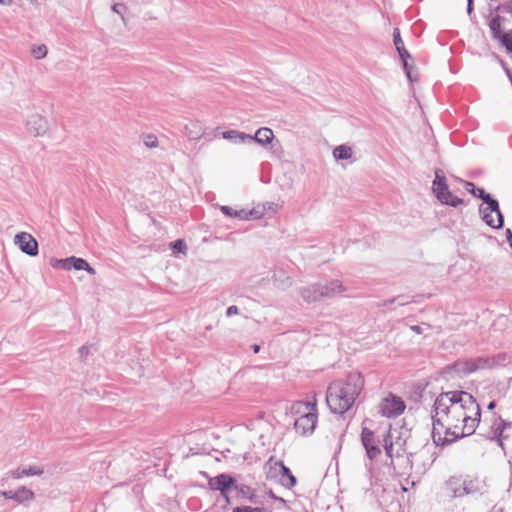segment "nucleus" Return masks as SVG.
<instances>
[{
  "mask_svg": "<svg viewBox=\"0 0 512 512\" xmlns=\"http://www.w3.org/2000/svg\"><path fill=\"white\" fill-rule=\"evenodd\" d=\"M477 401L468 392L465 391H448L440 393L433 404L431 411L432 419V439L439 446L445 445L448 440L442 438L440 428L445 425V420L460 421L462 410L476 409Z\"/></svg>",
  "mask_w": 512,
  "mask_h": 512,
  "instance_id": "1",
  "label": "nucleus"
},
{
  "mask_svg": "<svg viewBox=\"0 0 512 512\" xmlns=\"http://www.w3.org/2000/svg\"><path fill=\"white\" fill-rule=\"evenodd\" d=\"M364 387L359 372L349 373L345 380L330 383L326 393V402L333 414L343 415L352 408Z\"/></svg>",
  "mask_w": 512,
  "mask_h": 512,
  "instance_id": "2",
  "label": "nucleus"
},
{
  "mask_svg": "<svg viewBox=\"0 0 512 512\" xmlns=\"http://www.w3.org/2000/svg\"><path fill=\"white\" fill-rule=\"evenodd\" d=\"M465 189L487 205L485 209L480 208L482 220L493 229H501L504 226V216L500 210L498 200L493 198L483 188L476 187L473 182L466 181Z\"/></svg>",
  "mask_w": 512,
  "mask_h": 512,
  "instance_id": "3",
  "label": "nucleus"
},
{
  "mask_svg": "<svg viewBox=\"0 0 512 512\" xmlns=\"http://www.w3.org/2000/svg\"><path fill=\"white\" fill-rule=\"evenodd\" d=\"M447 489L454 498H460L466 495H482L486 492V482L478 476L466 475L451 476L446 481Z\"/></svg>",
  "mask_w": 512,
  "mask_h": 512,
  "instance_id": "4",
  "label": "nucleus"
},
{
  "mask_svg": "<svg viewBox=\"0 0 512 512\" xmlns=\"http://www.w3.org/2000/svg\"><path fill=\"white\" fill-rule=\"evenodd\" d=\"M441 173V170H435L433 193L441 204L456 208L463 203V199L452 195L449 190L446 177Z\"/></svg>",
  "mask_w": 512,
  "mask_h": 512,
  "instance_id": "5",
  "label": "nucleus"
},
{
  "mask_svg": "<svg viewBox=\"0 0 512 512\" xmlns=\"http://www.w3.org/2000/svg\"><path fill=\"white\" fill-rule=\"evenodd\" d=\"M265 471L267 479H278L285 488H292L297 483L296 477L282 461L272 463V459H270L265 465Z\"/></svg>",
  "mask_w": 512,
  "mask_h": 512,
  "instance_id": "6",
  "label": "nucleus"
},
{
  "mask_svg": "<svg viewBox=\"0 0 512 512\" xmlns=\"http://www.w3.org/2000/svg\"><path fill=\"white\" fill-rule=\"evenodd\" d=\"M405 408V402L400 397L389 394L379 403L378 413L386 418H396L404 412Z\"/></svg>",
  "mask_w": 512,
  "mask_h": 512,
  "instance_id": "7",
  "label": "nucleus"
},
{
  "mask_svg": "<svg viewBox=\"0 0 512 512\" xmlns=\"http://www.w3.org/2000/svg\"><path fill=\"white\" fill-rule=\"evenodd\" d=\"M503 21L504 17L500 16L499 14L492 17L488 23L491 36L505 48L506 52H512V29L507 32H503L501 28Z\"/></svg>",
  "mask_w": 512,
  "mask_h": 512,
  "instance_id": "8",
  "label": "nucleus"
},
{
  "mask_svg": "<svg viewBox=\"0 0 512 512\" xmlns=\"http://www.w3.org/2000/svg\"><path fill=\"white\" fill-rule=\"evenodd\" d=\"M317 418V406L316 401H314L309 411L304 412L295 420L294 429L303 436L310 435L316 428Z\"/></svg>",
  "mask_w": 512,
  "mask_h": 512,
  "instance_id": "9",
  "label": "nucleus"
},
{
  "mask_svg": "<svg viewBox=\"0 0 512 512\" xmlns=\"http://www.w3.org/2000/svg\"><path fill=\"white\" fill-rule=\"evenodd\" d=\"M51 265L54 268L70 271L75 269L77 271H86L90 275L96 273L95 269L83 258L70 256L64 259H53Z\"/></svg>",
  "mask_w": 512,
  "mask_h": 512,
  "instance_id": "10",
  "label": "nucleus"
},
{
  "mask_svg": "<svg viewBox=\"0 0 512 512\" xmlns=\"http://www.w3.org/2000/svg\"><path fill=\"white\" fill-rule=\"evenodd\" d=\"M361 442L369 460L372 461L381 454L380 440L376 438L374 432L367 427L362 428Z\"/></svg>",
  "mask_w": 512,
  "mask_h": 512,
  "instance_id": "11",
  "label": "nucleus"
},
{
  "mask_svg": "<svg viewBox=\"0 0 512 512\" xmlns=\"http://www.w3.org/2000/svg\"><path fill=\"white\" fill-rule=\"evenodd\" d=\"M481 418V410L477 404L476 409L462 410L460 420L463 422L461 437L469 436L475 432Z\"/></svg>",
  "mask_w": 512,
  "mask_h": 512,
  "instance_id": "12",
  "label": "nucleus"
},
{
  "mask_svg": "<svg viewBox=\"0 0 512 512\" xmlns=\"http://www.w3.org/2000/svg\"><path fill=\"white\" fill-rule=\"evenodd\" d=\"M208 486L213 491H219L220 494H225L231 490H235L237 486L236 479L228 473H220L215 477L208 479Z\"/></svg>",
  "mask_w": 512,
  "mask_h": 512,
  "instance_id": "13",
  "label": "nucleus"
},
{
  "mask_svg": "<svg viewBox=\"0 0 512 512\" xmlns=\"http://www.w3.org/2000/svg\"><path fill=\"white\" fill-rule=\"evenodd\" d=\"M15 244L19 249L28 256L34 257L38 255V242L37 240L26 232H20L15 236Z\"/></svg>",
  "mask_w": 512,
  "mask_h": 512,
  "instance_id": "14",
  "label": "nucleus"
},
{
  "mask_svg": "<svg viewBox=\"0 0 512 512\" xmlns=\"http://www.w3.org/2000/svg\"><path fill=\"white\" fill-rule=\"evenodd\" d=\"M511 426L512 422H508L501 417H498L495 419L491 427V431L486 435V438L492 441H496L497 444L504 450V440L508 438V436L504 434V430Z\"/></svg>",
  "mask_w": 512,
  "mask_h": 512,
  "instance_id": "15",
  "label": "nucleus"
},
{
  "mask_svg": "<svg viewBox=\"0 0 512 512\" xmlns=\"http://www.w3.org/2000/svg\"><path fill=\"white\" fill-rule=\"evenodd\" d=\"M502 360H504V356L500 354L497 356H480L476 358H470L472 373H475L479 370L492 369Z\"/></svg>",
  "mask_w": 512,
  "mask_h": 512,
  "instance_id": "16",
  "label": "nucleus"
},
{
  "mask_svg": "<svg viewBox=\"0 0 512 512\" xmlns=\"http://www.w3.org/2000/svg\"><path fill=\"white\" fill-rule=\"evenodd\" d=\"M0 496L5 499L14 500L19 504H23L35 498L34 492L25 486L19 487L16 491H0Z\"/></svg>",
  "mask_w": 512,
  "mask_h": 512,
  "instance_id": "17",
  "label": "nucleus"
},
{
  "mask_svg": "<svg viewBox=\"0 0 512 512\" xmlns=\"http://www.w3.org/2000/svg\"><path fill=\"white\" fill-rule=\"evenodd\" d=\"M321 297L323 299L333 298L347 291V288L340 280H331L325 284L320 283Z\"/></svg>",
  "mask_w": 512,
  "mask_h": 512,
  "instance_id": "18",
  "label": "nucleus"
},
{
  "mask_svg": "<svg viewBox=\"0 0 512 512\" xmlns=\"http://www.w3.org/2000/svg\"><path fill=\"white\" fill-rule=\"evenodd\" d=\"M26 126L34 136L43 135L48 129L47 120L38 114L31 115L26 122Z\"/></svg>",
  "mask_w": 512,
  "mask_h": 512,
  "instance_id": "19",
  "label": "nucleus"
},
{
  "mask_svg": "<svg viewBox=\"0 0 512 512\" xmlns=\"http://www.w3.org/2000/svg\"><path fill=\"white\" fill-rule=\"evenodd\" d=\"M445 372L459 377L472 374L470 358L456 360L451 365L445 367Z\"/></svg>",
  "mask_w": 512,
  "mask_h": 512,
  "instance_id": "20",
  "label": "nucleus"
},
{
  "mask_svg": "<svg viewBox=\"0 0 512 512\" xmlns=\"http://www.w3.org/2000/svg\"><path fill=\"white\" fill-rule=\"evenodd\" d=\"M235 491L240 498L245 499L252 504H262V500L260 496L257 495L255 489L246 484H237V486H235Z\"/></svg>",
  "mask_w": 512,
  "mask_h": 512,
  "instance_id": "21",
  "label": "nucleus"
},
{
  "mask_svg": "<svg viewBox=\"0 0 512 512\" xmlns=\"http://www.w3.org/2000/svg\"><path fill=\"white\" fill-rule=\"evenodd\" d=\"M250 140H248V144L258 143L262 146H266L270 144L274 138L273 131L268 127L259 128L254 135H251Z\"/></svg>",
  "mask_w": 512,
  "mask_h": 512,
  "instance_id": "22",
  "label": "nucleus"
},
{
  "mask_svg": "<svg viewBox=\"0 0 512 512\" xmlns=\"http://www.w3.org/2000/svg\"><path fill=\"white\" fill-rule=\"evenodd\" d=\"M301 296L303 300L307 303H312L316 301L322 300L321 291H320V283H314L303 287L300 290Z\"/></svg>",
  "mask_w": 512,
  "mask_h": 512,
  "instance_id": "23",
  "label": "nucleus"
},
{
  "mask_svg": "<svg viewBox=\"0 0 512 512\" xmlns=\"http://www.w3.org/2000/svg\"><path fill=\"white\" fill-rule=\"evenodd\" d=\"M222 137L235 144H248V140L252 139L250 134L237 130H227L222 133Z\"/></svg>",
  "mask_w": 512,
  "mask_h": 512,
  "instance_id": "24",
  "label": "nucleus"
},
{
  "mask_svg": "<svg viewBox=\"0 0 512 512\" xmlns=\"http://www.w3.org/2000/svg\"><path fill=\"white\" fill-rule=\"evenodd\" d=\"M185 135L189 140H198L204 135V130L200 122L191 121L185 125Z\"/></svg>",
  "mask_w": 512,
  "mask_h": 512,
  "instance_id": "25",
  "label": "nucleus"
},
{
  "mask_svg": "<svg viewBox=\"0 0 512 512\" xmlns=\"http://www.w3.org/2000/svg\"><path fill=\"white\" fill-rule=\"evenodd\" d=\"M393 43L401 60H404V58H411L410 53L405 48L399 28H394L393 30Z\"/></svg>",
  "mask_w": 512,
  "mask_h": 512,
  "instance_id": "26",
  "label": "nucleus"
},
{
  "mask_svg": "<svg viewBox=\"0 0 512 512\" xmlns=\"http://www.w3.org/2000/svg\"><path fill=\"white\" fill-rule=\"evenodd\" d=\"M42 473H43L42 469L31 466V467L23 468V469L17 468L15 470L11 471V476L14 479H21L26 476H35V475L39 476Z\"/></svg>",
  "mask_w": 512,
  "mask_h": 512,
  "instance_id": "27",
  "label": "nucleus"
},
{
  "mask_svg": "<svg viewBox=\"0 0 512 512\" xmlns=\"http://www.w3.org/2000/svg\"><path fill=\"white\" fill-rule=\"evenodd\" d=\"M220 211L228 217L236 218L240 220H247V215L251 214V212H246L245 209L235 210L230 206L222 205L220 207Z\"/></svg>",
  "mask_w": 512,
  "mask_h": 512,
  "instance_id": "28",
  "label": "nucleus"
},
{
  "mask_svg": "<svg viewBox=\"0 0 512 512\" xmlns=\"http://www.w3.org/2000/svg\"><path fill=\"white\" fill-rule=\"evenodd\" d=\"M333 156L336 160H348L352 157V149L346 145L336 146L333 150Z\"/></svg>",
  "mask_w": 512,
  "mask_h": 512,
  "instance_id": "29",
  "label": "nucleus"
},
{
  "mask_svg": "<svg viewBox=\"0 0 512 512\" xmlns=\"http://www.w3.org/2000/svg\"><path fill=\"white\" fill-rule=\"evenodd\" d=\"M452 426H453V421L445 420V425H444L443 429H444V433H445L444 438H446L448 440V442L446 444L461 437V435L455 434L451 431ZM454 426L457 427L456 424H454ZM441 430H442V428H440V431Z\"/></svg>",
  "mask_w": 512,
  "mask_h": 512,
  "instance_id": "30",
  "label": "nucleus"
},
{
  "mask_svg": "<svg viewBox=\"0 0 512 512\" xmlns=\"http://www.w3.org/2000/svg\"><path fill=\"white\" fill-rule=\"evenodd\" d=\"M383 442H384V450L388 457H392V451H393V441H392V433L391 429H389L383 436Z\"/></svg>",
  "mask_w": 512,
  "mask_h": 512,
  "instance_id": "31",
  "label": "nucleus"
},
{
  "mask_svg": "<svg viewBox=\"0 0 512 512\" xmlns=\"http://www.w3.org/2000/svg\"><path fill=\"white\" fill-rule=\"evenodd\" d=\"M312 404L313 403H311L309 401H296L292 405L291 409H292V412L304 414V412L309 411V409L311 408Z\"/></svg>",
  "mask_w": 512,
  "mask_h": 512,
  "instance_id": "32",
  "label": "nucleus"
},
{
  "mask_svg": "<svg viewBox=\"0 0 512 512\" xmlns=\"http://www.w3.org/2000/svg\"><path fill=\"white\" fill-rule=\"evenodd\" d=\"M409 302H410V300L408 299L407 296L399 295V296H396V297H394V298H392L390 300L384 301L381 304V306L386 307V306H389V305L394 304V303H396L398 306H404V305L408 304Z\"/></svg>",
  "mask_w": 512,
  "mask_h": 512,
  "instance_id": "33",
  "label": "nucleus"
},
{
  "mask_svg": "<svg viewBox=\"0 0 512 512\" xmlns=\"http://www.w3.org/2000/svg\"><path fill=\"white\" fill-rule=\"evenodd\" d=\"M232 512H270L263 507H251V506H238L235 507Z\"/></svg>",
  "mask_w": 512,
  "mask_h": 512,
  "instance_id": "34",
  "label": "nucleus"
},
{
  "mask_svg": "<svg viewBox=\"0 0 512 512\" xmlns=\"http://www.w3.org/2000/svg\"><path fill=\"white\" fill-rule=\"evenodd\" d=\"M171 249L174 252L185 253L187 245L183 239H177L171 243Z\"/></svg>",
  "mask_w": 512,
  "mask_h": 512,
  "instance_id": "35",
  "label": "nucleus"
},
{
  "mask_svg": "<svg viewBox=\"0 0 512 512\" xmlns=\"http://www.w3.org/2000/svg\"><path fill=\"white\" fill-rule=\"evenodd\" d=\"M32 55L36 59H42L47 55V47L45 45H39L32 49Z\"/></svg>",
  "mask_w": 512,
  "mask_h": 512,
  "instance_id": "36",
  "label": "nucleus"
},
{
  "mask_svg": "<svg viewBox=\"0 0 512 512\" xmlns=\"http://www.w3.org/2000/svg\"><path fill=\"white\" fill-rule=\"evenodd\" d=\"M409 60H412V57L411 58H404V60H401V61H402L404 72H405L408 80L412 82L413 78H412V75H411V70H412L413 66L409 63Z\"/></svg>",
  "mask_w": 512,
  "mask_h": 512,
  "instance_id": "37",
  "label": "nucleus"
},
{
  "mask_svg": "<svg viewBox=\"0 0 512 512\" xmlns=\"http://www.w3.org/2000/svg\"><path fill=\"white\" fill-rule=\"evenodd\" d=\"M144 144L149 148L157 147L158 145V139L153 134H148L144 138Z\"/></svg>",
  "mask_w": 512,
  "mask_h": 512,
  "instance_id": "38",
  "label": "nucleus"
},
{
  "mask_svg": "<svg viewBox=\"0 0 512 512\" xmlns=\"http://www.w3.org/2000/svg\"><path fill=\"white\" fill-rule=\"evenodd\" d=\"M511 6L512 5H510L508 3L498 4L494 8V12H496L497 14H499V13H509L510 14Z\"/></svg>",
  "mask_w": 512,
  "mask_h": 512,
  "instance_id": "39",
  "label": "nucleus"
},
{
  "mask_svg": "<svg viewBox=\"0 0 512 512\" xmlns=\"http://www.w3.org/2000/svg\"><path fill=\"white\" fill-rule=\"evenodd\" d=\"M112 11L117 13L118 15L121 16L122 19H124V16H123V12L126 10V6L122 3H115L113 6H112Z\"/></svg>",
  "mask_w": 512,
  "mask_h": 512,
  "instance_id": "40",
  "label": "nucleus"
},
{
  "mask_svg": "<svg viewBox=\"0 0 512 512\" xmlns=\"http://www.w3.org/2000/svg\"><path fill=\"white\" fill-rule=\"evenodd\" d=\"M246 212H251V214L247 215V220H249L251 218L258 219V218L262 217V212H260L256 209L246 210Z\"/></svg>",
  "mask_w": 512,
  "mask_h": 512,
  "instance_id": "41",
  "label": "nucleus"
},
{
  "mask_svg": "<svg viewBox=\"0 0 512 512\" xmlns=\"http://www.w3.org/2000/svg\"><path fill=\"white\" fill-rule=\"evenodd\" d=\"M89 353H90V346L83 345L82 347L79 348V354L82 359H85Z\"/></svg>",
  "mask_w": 512,
  "mask_h": 512,
  "instance_id": "42",
  "label": "nucleus"
},
{
  "mask_svg": "<svg viewBox=\"0 0 512 512\" xmlns=\"http://www.w3.org/2000/svg\"><path fill=\"white\" fill-rule=\"evenodd\" d=\"M239 313V309L236 305H231L226 310V315L231 317L233 315H237Z\"/></svg>",
  "mask_w": 512,
  "mask_h": 512,
  "instance_id": "43",
  "label": "nucleus"
},
{
  "mask_svg": "<svg viewBox=\"0 0 512 512\" xmlns=\"http://www.w3.org/2000/svg\"><path fill=\"white\" fill-rule=\"evenodd\" d=\"M507 242L512 249V230L510 228H507L505 231Z\"/></svg>",
  "mask_w": 512,
  "mask_h": 512,
  "instance_id": "44",
  "label": "nucleus"
},
{
  "mask_svg": "<svg viewBox=\"0 0 512 512\" xmlns=\"http://www.w3.org/2000/svg\"><path fill=\"white\" fill-rule=\"evenodd\" d=\"M473 10H474L473 4L471 3V1H469V3H467V13L469 15H471L473 13Z\"/></svg>",
  "mask_w": 512,
  "mask_h": 512,
  "instance_id": "45",
  "label": "nucleus"
},
{
  "mask_svg": "<svg viewBox=\"0 0 512 512\" xmlns=\"http://www.w3.org/2000/svg\"><path fill=\"white\" fill-rule=\"evenodd\" d=\"M411 330H412V331H414V332H416V333H418V334H420V333L422 332L421 327H420V326H418V325H413V326H411Z\"/></svg>",
  "mask_w": 512,
  "mask_h": 512,
  "instance_id": "46",
  "label": "nucleus"
},
{
  "mask_svg": "<svg viewBox=\"0 0 512 512\" xmlns=\"http://www.w3.org/2000/svg\"><path fill=\"white\" fill-rule=\"evenodd\" d=\"M221 496L224 498L225 502L227 504H230L231 501H230V496H229V492H226L225 494H221Z\"/></svg>",
  "mask_w": 512,
  "mask_h": 512,
  "instance_id": "47",
  "label": "nucleus"
},
{
  "mask_svg": "<svg viewBox=\"0 0 512 512\" xmlns=\"http://www.w3.org/2000/svg\"><path fill=\"white\" fill-rule=\"evenodd\" d=\"M267 495L272 499H278V496L271 489L267 492Z\"/></svg>",
  "mask_w": 512,
  "mask_h": 512,
  "instance_id": "48",
  "label": "nucleus"
},
{
  "mask_svg": "<svg viewBox=\"0 0 512 512\" xmlns=\"http://www.w3.org/2000/svg\"><path fill=\"white\" fill-rule=\"evenodd\" d=\"M495 407H496V402H495V401H491V402L488 404V406H487V408H488L489 410H492V409H494Z\"/></svg>",
  "mask_w": 512,
  "mask_h": 512,
  "instance_id": "49",
  "label": "nucleus"
},
{
  "mask_svg": "<svg viewBox=\"0 0 512 512\" xmlns=\"http://www.w3.org/2000/svg\"><path fill=\"white\" fill-rule=\"evenodd\" d=\"M252 349H253V352H254V353H258V352L260 351V346H259V345H257V344H254V345L252 346Z\"/></svg>",
  "mask_w": 512,
  "mask_h": 512,
  "instance_id": "50",
  "label": "nucleus"
},
{
  "mask_svg": "<svg viewBox=\"0 0 512 512\" xmlns=\"http://www.w3.org/2000/svg\"><path fill=\"white\" fill-rule=\"evenodd\" d=\"M366 468H367V473L370 475L372 473V465H367L366 464Z\"/></svg>",
  "mask_w": 512,
  "mask_h": 512,
  "instance_id": "51",
  "label": "nucleus"
},
{
  "mask_svg": "<svg viewBox=\"0 0 512 512\" xmlns=\"http://www.w3.org/2000/svg\"><path fill=\"white\" fill-rule=\"evenodd\" d=\"M275 500L280 502V503H282V504H284V505L286 504V500L283 499L282 497H278V499H275Z\"/></svg>",
  "mask_w": 512,
  "mask_h": 512,
  "instance_id": "52",
  "label": "nucleus"
},
{
  "mask_svg": "<svg viewBox=\"0 0 512 512\" xmlns=\"http://www.w3.org/2000/svg\"><path fill=\"white\" fill-rule=\"evenodd\" d=\"M12 0H0V4H10Z\"/></svg>",
  "mask_w": 512,
  "mask_h": 512,
  "instance_id": "53",
  "label": "nucleus"
},
{
  "mask_svg": "<svg viewBox=\"0 0 512 512\" xmlns=\"http://www.w3.org/2000/svg\"><path fill=\"white\" fill-rule=\"evenodd\" d=\"M510 14H511V16H512V5H511V10H510Z\"/></svg>",
  "mask_w": 512,
  "mask_h": 512,
  "instance_id": "54",
  "label": "nucleus"
}]
</instances>
